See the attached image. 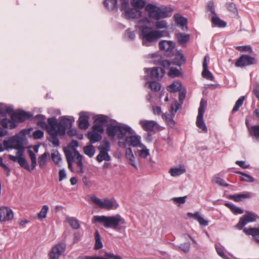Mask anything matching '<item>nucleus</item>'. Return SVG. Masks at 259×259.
<instances>
[{
    "label": "nucleus",
    "mask_w": 259,
    "mask_h": 259,
    "mask_svg": "<svg viewBox=\"0 0 259 259\" xmlns=\"http://www.w3.org/2000/svg\"><path fill=\"white\" fill-rule=\"evenodd\" d=\"M186 58L183 54L181 50L177 51L175 53V57L172 61L168 60H161L159 62V65L165 68H169L171 65L180 67L186 62Z\"/></svg>",
    "instance_id": "obj_8"
},
{
    "label": "nucleus",
    "mask_w": 259,
    "mask_h": 259,
    "mask_svg": "<svg viewBox=\"0 0 259 259\" xmlns=\"http://www.w3.org/2000/svg\"><path fill=\"white\" fill-rule=\"evenodd\" d=\"M87 137L90 140V143L92 144L100 141L102 138L101 134L93 131L88 132Z\"/></svg>",
    "instance_id": "obj_29"
},
{
    "label": "nucleus",
    "mask_w": 259,
    "mask_h": 259,
    "mask_svg": "<svg viewBox=\"0 0 259 259\" xmlns=\"http://www.w3.org/2000/svg\"><path fill=\"white\" fill-rule=\"evenodd\" d=\"M207 11H210L212 15L216 14L215 12V8L214 3L212 1H209L207 3V7H206Z\"/></svg>",
    "instance_id": "obj_56"
},
{
    "label": "nucleus",
    "mask_w": 259,
    "mask_h": 259,
    "mask_svg": "<svg viewBox=\"0 0 259 259\" xmlns=\"http://www.w3.org/2000/svg\"><path fill=\"white\" fill-rule=\"evenodd\" d=\"M91 199L93 202L98 205L100 208L107 210L116 209L119 207V204L114 198H105L103 200L94 196L91 197Z\"/></svg>",
    "instance_id": "obj_7"
},
{
    "label": "nucleus",
    "mask_w": 259,
    "mask_h": 259,
    "mask_svg": "<svg viewBox=\"0 0 259 259\" xmlns=\"http://www.w3.org/2000/svg\"><path fill=\"white\" fill-rule=\"evenodd\" d=\"M213 182L221 186L227 187L229 186L223 179L219 177H216L213 180Z\"/></svg>",
    "instance_id": "obj_54"
},
{
    "label": "nucleus",
    "mask_w": 259,
    "mask_h": 259,
    "mask_svg": "<svg viewBox=\"0 0 259 259\" xmlns=\"http://www.w3.org/2000/svg\"><path fill=\"white\" fill-rule=\"evenodd\" d=\"M245 125L247 129L249 136L259 142V125L250 126L248 120L247 119L245 120Z\"/></svg>",
    "instance_id": "obj_21"
},
{
    "label": "nucleus",
    "mask_w": 259,
    "mask_h": 259,
    "mask_svg": "<svg viewBox=\"0 0 259 259\" xmlns=\"http://www.w3.org/2000/svg\"><path fill=\"white\" fill-rule=\"evenodd\" d=\"M165 32L164 31L154 30L152 27L148 26H143L141 32L143 45L149 46L150 43L156 41L160 37L164 36V33Z\"/></svg>",
    "instance_id": "obj_5"
},
{
    "label": "nucleus",
    "mask_w": 259,
    "mask_h": 259,
    "mask_svg": "<svg viewBox=\"0 0 259 259\" xmlns=\"http://www.w3.org/2000/svg\"><path fill=\"white\" fill-rule=\"evenodd\" d=\"M236 49L237 50L242 52H248L250 53H252V48L249 45L238 46L236 48Z\"/></svg>",
    "instance_id": "obj_52"
},
{
    "label": "nucleus",
    "mask_w": 259,
    "mask_h": 259,
    "mask_svg": "<svg viewBox=\"0 0 259 259\" xmlns=\"http://www.w3.org/2000/svg\"><path fill=\"white\" fill-rule=\"evenodd\" d=\"M132 5L139 8H143L145 6L144 0H133Z\"/></svg>",
    "instance_id": "obj_58"
},
{
    "label": "nucleus",
    "mask_w": 259,
    "mask_h": 259,
    "mask_svg": "<svg viewBox=\"0 0 259 259\" xmlns=\"http://www.w3.org/2000/svg\"><path fill=\"white\" fill-rule=\"evenodd\" d=\"M32 117V114L24 110H20L11 115V118L15 123H22L26 120L30 119Z\"/></svg>",
    "instance_id": "obj_14"
},
{
    "label": "nucleus",
    "mask_w": 259,
    "mask_h": 259,
    "mask_svg": "<svg viewBox=\"0 0 259 259\" xmlns=\"http://www.w3.org/2000/svg\"><path fill=\"white\" fill-rule=\"evenodd\" d=\"M89 119V117L88 115H87L86 112H80L79 117L78 120V127L81 130L87 129L90 125Z\"/></svg>",
    "instance_id": "obj_23"
},
{
    "label": "nucleus",
    "mask_w": 259,
    "mask_h": 259,
    "mask_svg": "<svg viewBox=\"0 0 259 259\" xmlns=\"http://www.w3.org/2000/svg\"><path fill=\"white\" fill-rule=\"evenodd\" d=\"M98 149L100 151V153L97 156L96 159L99 162L103 160H110L111 157L108 154L110 150V144L108 140H104L98 147Z\"/></svg>",
    "instance_id": "obj_9"
},
{
    "label": "nucleus",
    "mask_w": 259,
    "mask_h": 259,
    "mask_svg": "<svg viewBox=\"0 0 259 259\" xmlns=\"http://www.w3.org/2000/svg\"><path fill=\"white\" fill-rule=\"evenodd\" d=\"M236 174H240L241 176L240 178L241 181L252 183L254 182V179L250 175L241 171H237Z\"/></svg>",
    "instance_id": "obj_35"
},
{
    "label": "nucleus",
    "mask_w": 259,
    "mask_h": 259,
    "mask_svg": "<svg viewBox=\"0 0 259 259\" xmlns=\"http://www.w3.org/2000/svg\"><path fill=\"white\" fill-rule=\"evenodd\" d=\"M203 71L202 72V76L208 80H213L214 79V76L212 73L208 69V65L206 61V56H205L203 60Z\"/></svg>",
    "instance_id": "obj_26"
},
{
    "label": "nucleus",
    "mask_w": 259,
    "mask_h": 259,
    "mask_svg": "<svg viewBox=\"0 0 259 259\" xmlns=\"http://www.w3.org/2000/svg\"><path fill=\"white\" fill-rule=\"evenodd\" d=\"M190 37V36L189 34L185 33L180 32L176 34L178 42L182 46H186L189 40Z\"/></svg>",
    "instance_id": "obj_28"
},
{
    "label": "nucleus",
    "mask_w": 259,
    "mask_h": 259,
    "mask_svg": "<svg viewBox=\"0 0 259 259\" xmlns=\"http://www.w3.org/2000/svg\"><path fill=\"white\" fill-rule=\"evenodd\" d=\"M162 118L165 119V121L168 124H171L172 125L175 124V122L174 120L173 119L172 116L170 114H163L162 115Z\"/></svg>",
    "instance_id": "obj_55"
},
{
    "label": "nucleus",
    "mask_w": 259,
    "mask_h": 259,
    "mask_svg": "<svg viewBox=\"0 0 259 259\" xmlns=\"http://www.w3.org/2000/svg\"><path fill=\"white\" fill-rule=\"evenodd\" d=\"M253 196L252 193L249 192H246L245 193H239L233 195H230L229 196V198L231 199L235 202H240L242 201L244 199H249Z\"/></svg>",
    "instance_id": "obj_24"
},
{
    "label": "nucleus",
    "mask_w": 259,
    "mask_h": 259,
    "mask_svg": "<svg viewBox=\"0 0 259 259\" xmlns=\"http://www.w3.org/2000/svg\"><path fill=\"white\" fill-rule=\"evenodd\" d=\"M84 153L89 157H92L95 153V149L92 144L85 146L83 148Z\"/></svg>",
    "instance_id": "obj_39"
},
{
    "label": "nucleus",
    "mask_w": 259,
    "mask_h": 259,
    "mask_svg": "<svg viewBox=\"0 0 259 259\" xmlns=\"http://www.w3.org/2000/svg\"><path fill=\"white\" fill-rule=\"evenodd\" d=\"M95 123L101 125L104 127L105 125H106L107 122V117L105 115H100L94 121Z\"/></svg>",
    "instance_id": "obj_46"
},
{
    "label": "nucleus",
    "mask_w": 259,
    "mask_h": 259,
    "mask_svg": "<svg viewBox=\"0 0 259 259\" xmlns=\"http://www.w3.org/2000/svg\"><path fill=\"white\" fill-rule=\"evenodd\" d=\"M235 164L244 169L248 168L250 166L249 164H246L244 161L237 160L235 162Z\"/></svg>",
    "instance_id": "obj_61"
},
{
    "label": "nucleus",
    "mask_w": 259,
    "mask_h": 259,
    "mask_svg": "<svg viewBox=\"0 0 259 259\" xmlns=\"http://www.w3.org/2000/svg\"><path fill=\"white\" fill-rule=\"evenodd\" d=\"M74 156L75 157L74 162L76 163L77 166L78 168V169L77 170V172L81 174L83 173L84 170L82 163V156L78 151L75 150L74 151Z\"/></svg>",
    "instance_id": "obj_27"
},
{
    "label": "nucleus",
    "mask_w": 259,
    "mask_h": 259,
    "mask_svg": "<svg viewBox=\"0 0 259 259\" xmlns=\"http://www.w3.org/2000/svg\"><path fill=\"white\" fill-rule=\"evenodd\" d=\"M145 10L148 12L149 17L158 20L167 17V13L171 12L172 9L166 7L160 8L153 4H148L145 7Z\"/></svg>",
    "instance_id": "obj_6"
},
{
    "label": "nucleus",
    "mask_w": 259,
    "mask_h": 259,
    "mask_svg": "<svg viewBox=\"0 0 259 259\" xmlns=\"http://www.w3.org/2000/svg\"><path fill=\"white\" fill-rule=\"evenodd\" d=\"M17 150L16 152V156H13L12 155H9V158L14 161L17 162L20 166H23V164L26 163V160L25 158L23 156L24 152V147L19 148L18 149H15Z\"/></svg>",
    "instance_id": "obj_19"
},
{
    "label": "nucleus",
    "mask_w": 259,
    "mask_h": 259,
    "mask_svg": "<svg viewBox=\"0 0 259 259\" xmlns=\"http://www.w3.org/2000/svg\"><path fill=\"white\" fill-rule=\"evenodd\" d=\"M102 259H123L119 255H115L113 253L105 251L104 256H101Z\"/></svg>",
    "instance_id": "obj_48"
},
{
    "label": "nucleus",
    "mask_w": 259,
    "mask_h": 259,
    "mask_svg": "<svg viewBox=\"0 0 259 259\" xmlns=\"http://www.w3.org/2000/svg\"><path fill=\"white\" fill-rule=\"evenodd\" d=\"M258 218L255 213L246 211L245 214L240 218L235 227L239 230H243L245 234L252 236L253 240L259 244V225L256 228H244L247 224L256 221Z\"/></svg>",
    "instance_id": "obj_2"
},
{
    "label": "nucleus",
    "mask_w": 259,
    "mask_h": 259,
    "mask_svg": "<svg viewBox=\"0 0 259 259\" xmlns=\"http://www.w3.org/2000/svg\"><path fill=\"white\" fill-rule=\"evenodd\" d=\"M245 100L244 96H241L236 102L232 110V113L234 114L239 110V108L242 105Z\"/></svg>",
    "instance_id": "obj_42"
},
{
    "label": "nucleus",
    "mask_w": 259,
    "mask_h": 259,
    "mask_svg": "<svg viewBox=\"0 0 259 259\" xmlns=\"http://www.w3.org/2000/svg\"><path fill=\"white\" fill-rule=\"evenodd\" d=\"M126 136L123 141H118V145L120 147L125 148L127 145L134 147H145V146L141 143V137L138 135H130Z\"/></svg>",
    "instance_id": "obj_10"
},
{
    "label": "nucleus",
    "mask_w": 259,
    "mask_h": 259,
    "mask_svg": "<svg viewBox=\"0 0 259 259\" xmlns=\"http://www.w3.org/2000/svg\"><path fill=\"white\" fill-rule=\"evenodd\" d=\"M168 69H169V71L168 72V75L169 77L175 78L182 75V73L177 68L172 67H170V66Z\"/></svg>",
    "instance_id": "obj_41"
},
{
    "label": "nucleus",
    "mask_w": 259,
    "mask_h": 259,
    "mask_svg": "<svg viewBox=\"0 0 259 259\" xmlns=\"http://www.w3.org/2000/svg\"><path fill=\"white\" fill-rule=\"evenodd\" d=\"M175 18L176 19L177 23L181 27L183 30L185 29H187V20L186 18L181 16L176 17V15H175Z\"/></svg>",
    "instance_id": "obj_37"
},
{
    "label": "nucleus",
    "mask_w": 259,
    "mask_h": 259,
    "mask_svg": "<svg viewBox=\"0 0 259 259\" xmlns=\"http://www.w3.org/2000/svg\"><path fill=\"white\" fill-rule=\"evenodd\" d=\"M206 105V101H204L203 99H202L200 103L199 107L198 108V113L196 122L197 126L199 128L202 130V131L204 133H207V127L203 118Z\"/></svg>",
    "instance_id": "obj_11"
},
{
    "label": "nucleus",
    "mask_w": 259,
    "mask_h": 259,
    "mask_svg": "<svg viewBox=\"0 0 259 259\" xmlns=\"http://www.w3.org/2000/svg\"><path fill=\"white\" fill-rule=\"evenodd\" d=\"M49 152H46L38 158V163L40 168H44L47 162V158L49 156Z\"/></svg>",
    "instance_id": "obj_36"
},
{
    "label": "nucleus",
    "mask_w": 259,
    "mask_h": 259,
    "mask_svg": "<svg viewBox=\"0 0 259 259\" xmlns=\"http://www.w3.org/2000/svg\"><path fill=\"white\" fill-rule=\"evenodd\" d=\"M44 132L39 130L35 131L33 134V137L34 139H41L44 137Z\"/></svg>",
    "instance_id": "obj_57"
},
{
    "label": "nucleus",
    "mask_w": 259,
    "mask_h": 259,
    "mask_svg": "<svg viewBox=\"0 0 259 259\" xmlns=\"http://www.w3.org/2000/svg\"><path fill=\"white\" fill-rule=\"evenodd\" d=\"M93 132H97V133H99L102 134L103 133L104 130L103 126L101 125L98 124L94 122V124L92 127Z\"/></svg>",
    "instance_id": "obj_53"
},
{
    "label": "nucleus",
    "mask_w": 259,
    "mask_h": 259,
    "mask_svg": "<svg viewBox=\"0 0 259 259\" xmlns=\"http://www.w3.org/2000/svg\"><path fill=\"white\" fill-rule=\"evenodd\" d=\"M120 1H122L121 5L120 7V10L121 11H124V12L125 10H127V9H130L128 8L129 3L128 2V0H120Z\"/></svg>",
    "instance_id": "obj_60"
},
{
    "label": "nucleus",
    "mask_w": 259,
    "mask_h": 259,
    "mask_svg": "<svg viewBox=\"0 0 259 259\" xmlns=\"http://www.w3.org/2000/svg\"><path fill=\"white\" fill-rule=\"evenodd\" d=\"M187 197V196L180 197H174L172 198V200L176 203L184 204L186 202Z\"/></svg>",
    "instance_id": "obj_59"
},
{
    "label": "nucleus",
    "mask_w": 259,
    "mask_h": 259,
    "mask_svg": "<svg viewBox=\"0 0 259 259\" xmlns=\"http://www.w3.org/2000/svg\"><path fill=\"white\" fill-rule=\"evenodd\" d=\"M73 120L65 116H62L57 126H54L53 122H50V125L52 129L49 131V134L51 136L48 140L51 142L55 147L60 145V141L58 138V135L64 136L66 134V131L68 128H70L72 126Z\"/></svg>",
    "instance_id": "obj_3"
},
{
    "label": "nucleus",
    "mask_w": 259,
    "mask_h": 259,
    "mask_svg": "<svg viewBox=\"0 0 259 259\" xmlns=\"http://www.w3.org/2000/svg\"><path fill=\"white\" fill-rule=\"evenodd\" d=\"M14 218L13 210L7 207H0V222L12 220Z\"/></svg>",
    "instance_id": "obj_20"
},
{
    "label": "nucleus",
    "mask_w": 259,
    "mask_h": 259,
    "mask_svg": "<svg viewBox=\"0 0 259 259\" xmlns=\"http://www.w3.org/2000/svg\"><path fill=\"white\" fill-rule=\"evenodd\" d=\"M0 123L2 127L5 128L9 127L10 129H14L17 126L16 123L13 120L11 121L7 118H3Z\"/></svg>",
    "instance_id": "obj_32"
},
{
    "label": "nucleus",
    "mask_w": 259,
    "mask_h": 259,
    "mask_svg": "<svg viewBox=\"0 0 259 259\" xmlns=\"http://www.w3.org/2000/svg\"><path fill=\"white\" fill-rule=\"evenodd\" d=\"M160 50L165 51V55L171 57L174 54L176 44L171 40H161L159 42Z\"/></svg>",
    "instance_id": "obj_13"
},
{
    "label": "nucleus",
    "mask_w": 259,
    "mask_h": 259,
    "mask_svg": "<svg viewBox=\"0 0 259 259\" xmlns=\"http://www.w3.org/2000/svg\"><path fill=\"white\" fill-rule=\"evenodd\" d=\"M149 88L155 92H158L160 90L161 85L159 82L156 81H150L149 82Z\"/></svg>",
    "instance_id": "obj_50"
},
{
    "label": "nucleus",
    "mask_w": 259,
    "mask_h": 259,
    "mask_svg": "<svg viewBox=\"0 0 259 259\" xmlns=\"http://www.w3.org/2000/svg\"><path fill=\"white\" fill-rule=\"evenodd\" d=\"M216 250L218 254L224 259H227L228 257L224 252L223 249L221 247H216Z\"/></svg>",
    "instance_id": "obj_62"
},
{
    "label": "nucleus",
    "mask_w": 259,
    "mask_h": 259,
    "mask_svg": "<svg viewBox=\"0 0 259 259\" xmlns=\"http://www.w3.org/2000/svg\"><path fill=\"white\" fill-rule=\"evenodd\" d=\"M123 15L127 19H135L140 16L141 12L136 9L130 8L125 10Z\"/></svg>",
    "instance_id": "obj_25"
},
{
    "label": "nucleus",
    "mask_w": 259,
    "mask_h": 259,
    "mask_svg": "<svg viewBox=\"0 0 259 259\" xmlns=\"http://www.w3.org/2000/svg\"><path fill=\"white\" fill-rule=\"evenodd\" d=\"M66 244L64 243H59L54 246L49 253L50 259H59L61 254L65 251Z\"/></svg>",
    "instance_id": "obj_17"
},
{
    "label": "nucleus",
    "mask_w": 259,
    "mask_h": 259,
    "mask_svg": "<svg viewBox=\"0 0 259 259\" xmlns=\"http://www.w3.org/2000/svg\"><path fill=\"white\" fill-rule=\"evenodd\" d=\"M52 121L54 125V126H57V125L59 124L58 122L57 119L56 117H51L48 119L47 122L48 124L45 121V120H37L36 122V125L41 127L42 128H45L47 130V132H49V131L50 129H52V127L50 125V122Z\"/></svg>",
    "instance_id": "obj_22"
},
{
    "label": "nucleus",
    "mask_w": 259,
    "mask_h": 259,
    "mask_svg": "<svg viewBox=\"0 0 259 259\" xmlns=\"http://www.w3.org/2000/svg\"><path fill=\"white\" fill-rule=\"evenodd\" d=\"M257 59L254 57L248 55L242 54L236 61L235 66L243 68L247 66L256 64Z\"/></svg>",
    "instance_id": "obj_12"
},
{
    "label": "nucleus",
    "mask_w": 259,
    "mask_h": 259,
    "mask_svg": "<svg viewBox=\"0 0 259 259\" xmlns=\"http://www.w3.org/2000/svg\"><path fill=\"white\" fill-rule=\"evenodd\" d=\"M106 134L111 138L116 137L119 140L125 139L127 134L128 135H133L135 134L134 131L127 125H110L106 129Z\"/></svg>",
    "instance_id": "obj_4"
},
{
    "label": "nucleus",
    "mask_w": 259,
    "mask_h": 259,
    "mask_svg": "<svg viewBox=\"0 0 259 259\" xmlns=\"http://www.w3.org/2000/svg\"><path fill=\"white\" fill-rule=\"evenodd\" d=\"M37 165L36 160H33L31 161V166L30 167L28 164V162L26 161V164L23 165V166H20L21 167L25 168V169L27 170L28 171L31 172L32 170H33L34 168L36 167Z\"/></svg>",
    "instance_id": "obj_51"
},
{
    "label": "nucleus",
    "mask_w": 259,
    "mask_h": 259,
    "mask_svg": "<svg viewBox=\"0 0 259 259\" xmlns=\"http://www.w3.org/2000/svg\"><path fill=\"white\" fill-rule=\"evenodd\" d=\"M185 171L184 167L180 166L179 167L171 168L169 170V173L172 177H177L184 174Z\"/></svg>",
    "instance_id": "obj_38"
},
{
    "label": "nucleus",
    "mask_w": 259,
    "mask_h": 259,
    "mask_svg": "<svg viewBox=\"0 0 259 259\" xmlns=\"http://www.w3.org/2000/svg\"><path fill=\"white\" fill-rule=\"evenodd\" d=\"M165 69L163 67H155L152 68H145L144 70L146 73H148L150 70L151 78L159 80L163 77L165 73Z\"/></svg>",
    "instance_id": "obj_16"
},
{
    "label": "nucleus",
    "mask_w": 259,
    "mask_h": 259,
    "mask_svg": "<svg viewBox=\"0 0 259 259\" xmlns=\"http://www.w3.org/2000/svg\"><path fill=\"white\" fill-rule=\"evenodd\" d=\"M227 9L233 15L236 16L238 14V11L236 5L234 3L229 2L226 4Z\"/></svg>",
    "instance_id": "obj_43"
},
{
    "label": "nucleus",
    "mask_w": 259,
    "mask_h": 259,
    "mask_svg": "<svg viewBox=\"0 0 259 259\" xmlns=\"http://www.w3.org/2000/svg\"><path fill=\"white\" fill-rule=\"evenodd\" d=\"M92 223L100 224L105 228H110L116 231H119L125 229L123 225L126 224L125 219L120 214L115 215H94L92 219Z\"/></svg>",
    "instance_id": "obj_1"
},
{
    "label": "nucleus",
    "mask_w": 259,
    "mask_h": 259,
    "mask_svg": "<svg viewBox=\"0 0 259 259\" xmlns=\"http://www.w3.org/2000/svg\"><path fill=\"white\" fill-rule=\"evenodd\" d=\"M49 210V207L48 205H44L41 208L40 211L38 213V218L39 220H43L45 219L47 216V213Z\"/></svg>",
    "instance_id": "obj_47"
},
{
    "label": "nucleus",
    "mask_w": 259,
    "mask_h": 259,
    "mask_svg": "<svg viewBox=\"0 0 259 259\" xmlns=\"http://www.w3.org/2000/svg\"><path fill=\"white\" fill-rule=\"evenodd\" d=\"M95 243L94 245V249L98 250L103 247V243L101 241V237L98 230H96L95 233Z\"/></svg>",
    "instance_id": "obj_33"
},
{
    "label": "nucleus",
    "mask_w": 259,
    "mask_h": 259,
    "mask_svg": "<svg viewBox=\"0 0 259 259\" xmlns=\"http://www.w3.org/2000/svg\"><path fill=\"white\" fill-rule=\"evenodd\" d=\"M51 158L52 160L57 165H59V163L61 160V157L58 151L56 150L54 152L52 153Z\"/></svg>",
    "instance_id": "obj_44"
},
{
    "label": "nucleus",
    "mask_w": 259,
    "mask_h": 259,
    "mask_svg": "<svg viewBox=\"0 0 259 259\" xmlns=\"http://www.w3.org/2000/svg\"><path fill=\"white\" fill-rule=\"evenodd\" d=\"M187 216L189 218H193L194 220L198 221L199 218L200 217V213L198 211H196L195 213H193L191 212H188Z\"/></svg>",
    "instance_id": "obj_64"
},
{
    "label": "nucleus",
    "mask_w": 259,
    "mask_h": 259,
    "mask_svg": "<svg viewBox=\"0 0 259 259\" xmlns=\"http://www.w3.org/2000/svg\"><path fill=\"white\" fill-rule=\"evenodd\" d=\"M186 96V91L185 90H183L179 93V103H177L175 106H176V109H175V113H176L177 111L182 107V104H183V101L185 100Z\"/></svg>",
    "instance_id": "obj_34"
},
{
    "label": "nucleus",
    "mask_w": 259,
    "mask_h": 259,
    "mask_svg": "<svg viewBox=\"0 0 259 259\" xmlns=\"http://www.w3.org/2000/svg\"><path fill=\"white\" fill-rule=\"evenodd\" d=\"M190 243L185 242L183 244H181L180 245H177L175 246V248L176 249H181L184 253H188L190 250Z\"/></svg>",
    "instance_id": "obj_45"
},
{
    "label": "nucleus",
    "mask_w": 259,
    "mask_h": 259,
    "mask_svg": "<svg viewBox=\"0 0 259 259\" xmlns=\"http://www.w3.org/2000/svg\"><path fill=\"white\" fill-rule=\"evenodd\" d=\"M103 5L105 7L110 11L117 9V0H105Z\"/></svg>",
    "instance_id": "obj_31"
},
{
    "label": "nucleus",
    "mask_w": 259,
    "mask_h": 259,
    "mask_svg": "<svg viewBox=\"0 0 259 259\" xmlns=\"http://www.w3.org/2000/svg\"><path fill=\"white\" fill-rule=\"evenodd\" d=\"M23 138L21 137L15 136L12 137L9 141H4L3 142L4 146L7 149H18L23 147Z\"/></svg>",
    "instance_id": "obj_15"
},
{
    "label": "nucleus",
    "mask_w": 259,
    "mask_h": 259,
    "mask_svg": "<svg viewBox=\"0 0 259 259\" xmlns=\"http://www.w3.org/2000/svg\"><path fill=\"white\" fill-rule=\"evenodd\" d=\"M211 23L215 26L219 27H225L227 23L224 21L221 20L216 14L212 15L211 19Z\"/></svg>",
    "instance_id": "obj_30"
},
{
    "label": "nucleus",
    "mask_w": 259,
    "mask_h": 259,
    "mask_svg": "<svg viewBox=\"0 0 259 259\" xmlns=\"http://www.w3.org/2000/svg\"><path fill=\"white\" fill-rule=\"evenodd\" d=\"M169 92H176L177 91H180L181 90L180 87H178L175 83H172L170 85H169Z\"/></svg>",
    "instance_id": "obj_63"
},
{
    "label": "nucleus",
    "mask_w": 259,
    "mask_h": 259,
    "mask_svg": "<svg viewBox=\"0 0 259 259\" xmlns=\"http://www.w3.org/2000/svg\"><path fill=\"white\" fill-rule=\"evenodd\" d=\"M139 124L143 129L146 132H155L160 130V126L158 123L154 120H140Z\"/></svg>",
    "instance_id": "obj_18"
},
{
    "label": "nucleus",
    "mask_w": 259,
    "mask_h": 259,
    "mask_svg": "<svg viewBox=\"0 0 259 259\" xmlns=\"http://www.w3.org/2000/svg\"><path fill=\"white\" fill-rule=\"evenodd\" d=\"M67 222L69 224L71 227L73 229H78L80 227V224L77 220L73 217L66 218Z\"/></svg>",
    "instance_id": "obj_40"
},
{
    "label": "nucleus",
    "mask_w": 259,
    "mask_h": 259,
    "mask_svg": "<svg viewBox=\"0 0 259 259\" xmlns=\"http://www.w3.org/2000/svg\"><path fill=\"white\" fill-rule=\"evenodd\" d=\"M154 26L157 29L166 28L168 27L167 23L165 20L159 21V20L155 22Z\"/></svg>",
    "instance_id": "obj_49"
}]
</instances>
